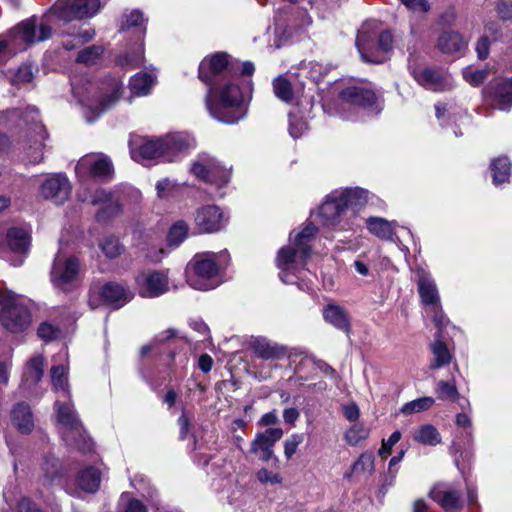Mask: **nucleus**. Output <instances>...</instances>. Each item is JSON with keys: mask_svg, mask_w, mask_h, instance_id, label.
I'll list each match as a JSON object with an SVG mask.
<instances>
[{"mask_svg": "<svg viewBox=\"0 0 512 512\" xmlns=\"http://www.w3.org/2000/svg\"><path fill=\"white\" fill-rule=\"evenodd\" d=\"M100 249L107 258L114 259L124 252V246L113 235L106 236L99 244Z\"/></svg>", "mask_w": 512, "mask_h": 512, "instance_id": "nucleus-45", "label": "nucleus"}, {"mask_svg": "<svg viewBox=\"0 0 512 512\" xmlns=\"http://www.w3.org/2000/svg\"><path fill=\"white\" fill-rule=\"evenodd\" d=\"M435 400L432 397H420L418 399L407 402L402 406L400 412L404 415H412L428 410L434 404Z\"/></svg>", "mask_w": 512, "mask_h": 512, "instance_id": "nucleus-46", "label": "nucleus"}, {"mask_svg": "<svg viewBox=\"0 0 512 512\" xmlns=\"http://www.w3.org/2000/svg\"><path fill=\"white\" fill-rule=\"evenodd\" d=\"M251 349L262 360H276L286 355V348L269 341L266 338H254L251 341Z\"/></svg>", "mask_w": 512, "mask_h": 512, "instance_id": "nucleus-33", "label": "nucleus"}, {"mask_svg": "<svg viewBox=\"0 0 512 512\" xmlns=\"http://www.w3.org/2000/svg\"><path fill=\"white\" fill-rule=\"evenodd\" d=\"M71 194V185L63 173L51 174L39 187V195L57 205L63 204Z\"/></svg>", "mask_w": 512, "mask_h": 512, "instance_id": "nucleus-26", "label": "nucleus"}, {"mask_svg": "<svg viewBox=\"0 0 512 512\" xmlns=\"http://www.w3.org/2000/svg\"><path fill=\"white\" fill-rule=\"evenodd\" d=\"M254 373L258 381L273 380L277 384L297 383L312 380L314 376H317V363L314 358L304 356L294 366L289 364L282 367L269 362Z\"/></svg>", "mask_w": 512, "mask_h": 512, "instance_id": "nucleus-13", "label": "nucleus"}, {"mask_svg": "<svg viewBox=\"0 0 512 512\" xmlns=\"http://www.w3.org/2000/svg\"><path fill=\"white\" fill-rule=\"evenodd\" d=\"M34 77L32 64L25 63L21 65L14 74L13 81L17 84L29 83Z\"/></svg>", "mask_w": 512, "mask_h": 512, "instance_id": "nucleus-57", "label": "nucleus"}, {"mask_svg": "<svg viewBox=\"0 0 512 512\" xmlns=\"http://www.w3.org/2000/svg\"><path fill=\"white\" fill-rule=\"evenodd\" d=\"M437 397L444 401L457 402L462 410L470 409L468 399L459 394L457 386H439Z\"/></svg>", "mask_w": 512, "mask_h": 512, "instance_id": "nucleus-43", "label": "nucleus"}, {"mask_svg": "<svg viewBox=\"0 0 512 512\" xmlns=\"http://www.w3.org/2000/svg\"><path fill=\"white\" fill-rule=\"evenodd\" d=\"M6 241L9 250L0 248V258H3L14 267L21 266L31 243L30 227L23 225L9 228L6 234Z\"/></svg>", "mask_w": 512, "mask_h": 512, "instance_id": "nucleus-21", "label": "nucleus"}, {"mask_svg": "<svg viewBox=\"0 0 512 512\" xmlns=\"http://www.w3.org/2000/svg\"><path fill=\"white\" fill-rule=\"evenodd\" d=\"M77 178L84 191H88L91 180H110L114 173L111 159L103 154H87L81 157L75 167Z\"/></svg>", "mask_w": 512, "mask_h": 512, "instance_id": "nucleus-19", "label": "nucleus"}, {"mask_svg": "<svg viewBox=\"0 0 512 512\" xmlns=\"http://www.w3.org/2000/svg\"><path fill=\"white\" fill-rule=\"evenodd\" d=\"M328 113L338 115L346 121L361 120L364 114L377 115L382 110V105L376 93L364 86H349L343 89L333 107L323 105Z\"/></svg>", "mask_w": 512, "mask_h": 512, "instance_id": "nucleus-6", "label": "nucleus"}, {"mask_svg": "<svg viewBox=\"0 0 512 512\" xmlns=\"http://www.w3.org/2000/svg\"><path fill=\"white\" fill-rule=\"evenodd\" d=\"M18 512H43L29 497H22L18 502Z\"/></svg>", "mask_w": 512, "mask_h": 512, "instance_id": "nucleus-64", "label": "nucleus"}, {"mask_svg": "<svg viewBox=\"0 0 512 512\" xmlns=\"http://www.w3.org/2000/svg\"><path fill=\"white\" fill-rule=\"evenodd\" d=\"M308 130V123L303 118L289 114V134L294 139L301 137Z\"/></svg>", "mask_w": 512, "mask_h": 512, "instance_id": "nucleus-53", "label": "nucleus"}, {"mask_svg": "<svg viewBox=\"0 0 512 512\" xmlns=\"http://www.w3.org/2000/svg\"><path fill=\"white\" fill-rule=\"evenodd\" d=\"M161 143L159 138L152 139L141 136H132L129 140L131 158L140 163L149 160L161 161Z\"/></svg>", "mask_w": 512, "mask_h": 512, "instance_id": "nucleus-29", "label": "nucleus"}, {"mask_svg": "<svg viewBox=\"0 0 512 512\" xmlns=\"http://www.w3.org/2000/svg\"><path fill=\"white\" fill-rule=\"evenodd\" d=\"M147 20L144 18L142 11L138 9L131 10L128 13H124L120 22V32H126L134 29L136 41L135 49L133 53H125L119 55L117 62L122 66L138 67L142 64L144 56V36L146 28L143 26Z\"/></svg>", "mask_w": 512, "mask_h": 512, "instance_id": "nucleus-17", "label": "nucleus"}, {"mask_svg": "<svg viewBox=\"0 0 512 512\" xmlns=\"http://www.w3.org/2000/svg\"><path fill=\"white\" fill-rule=\"evenodd\" d=\"M451 451L459 472L464 476L474 456L473 442L469 444L467 439H456L452 443Z\"/></svg>", "mask_w": 512, "mask_h": 512, "instance_id": "nucleus-34", "label": "nucleus"}, {"mask_svg": "<svg viewBox=\"0 0 512 512\" xmlns=\"http://www.w3.org/2000/svg\"><path fill=\"white\" fill-rule=\"evenodd\" d=\"M394 37L389 30L382 31L379 35L370 32L367 25H363L356 37V47L364 62L381 64L388 59V54L393 50Z\"/></svg>", "mask_w": 512, "mask_h": 512, "instance_id": "nucleus-15", "label": "nucleus"}, {"mask_svg": "<svg viewBox=\"0 0 512 512\" xmlns=\"http://www.w3.org/2000/svg\"><path fill=\"white\" fill-rule=\"evenodd\" d=\"M254 71L252 62L231 63L224 52H217L200 62L199 79L208 87L205 104L214 119L234 124L246 116V100L251 99L253 86L251 80L241 76H251Z\"/></svg>", "mask_w": 512, "mask_h": 512, "instance_id": "nucleus-1", "label": "nucleus"}, {"mask_svg": "<svg viewBox=\"0 0 512 512\" xmlns=\"http://www.w3.org/2000/svg\"><path fill=\"white\" fill-rule=\"evenodd\" d=\"M467 42L458 32H443L437 42V47L443 53H456L465 49Z\"/></svg>", "mask_w": 512, "mask_h": 512, "instance_id": "nucleus-36", "label": "nucleus"}, {"mask_svg": "<svg viewBox=\"0 0 512 512\" xmlns=\"http://www.w3.org/2000/svg\"><path fill=\"white\" fill-rule=\"evenodd\" d=\"M430 496L446 512H459L463 506L462 492L449 485L435 486Z\"/></svg>", "mask_w": 512, "mask_h": 512, "instance_id": "nucleus-31", "label": "nucleus"}, {"mask_svg": "<svg viewBox=\"0 0 512 512\" xmlns=\"http://www.w3.org/2000/svg\"><path fill=\"white\" fill-rule=\"evenodd\" d=\"M139 295L154 298L166 293L169 289L168 276L161 271H144L136 278Z\"/></svg>", "mask_w": 512, "mask_h": 512, "instance_id": "nucleus-28", "label": "nucleus"}, {"mask_svg": "<svg viewBox=\"0 0 512 512\" xmlns=\"http://www.w3.org/2000/svg\"><path fill=\"white\" fill-rule=\"evenodd\" d=\"M229 215L217 205H204L196 210L194 222L200 233L212 234L223 230Z\"/></svg>", "mask_w": 512, "mask_h": 512, "instance_id": "nucleus-23", "label": "nucleus"}, {"mask_svg": "<svg viewBox=\"0 0 512 512\" xmlns=\"http://www.w3.org/2000/svg\"><path fill=\"white\" fill-rule=\"evenodd\" d=\"M414 275L421 303L426 313L432 315L433 322L441 330L449 320L443 313L436 282L430 272L422 266L415 268Z\"/></svg>", "mask_w": 512, "mask_h": 512, "instance_id": "nucleus-16", "label": "nucleus"}, {"mask_svg": "<svg viewBox=\"0 0 512 512\" xmlns=\"http://www.w3.org/2000/svg\"><path fill=\"white\" fill-rule=\"evenodd\" d=\"M57 395L55 412L59 434L64 443L71 449L83 454L93 451L94 443L88 436L71 401L69 386H53Z\"/></svg>", "mask_w": 512, "mask_h": 512, "instance_id": "nucleus-3", "label": "nucleus"}, {"mask_svg": "<svg viewBox=\"0 0 512 512\" xmlns=\"http://www.w3.org/2000/svg\"><path fill=\"white\" fill-rule=\"evenodd\" d=\"M188 231L189 226L185 221H176L169 230L168 242L174 246L180 245L187 237Z\"/></svg>", "mask_w": 512, "mask_h": 512, "instance_id": "nucleus-49", "label": "nucleus"}, {"mask_svg": "<svg viewBox=\"0 0 512 512\" xmlns=\"http://www.w3.org/2000/svg\"><path fill=\"white\" fill-rule=\"evenodd\" d=\"M41 469L43 471L42 483L45 487L61 485L72 496L78 497L80 491L95 493L100 487L101 473L92 466L86 467L78 473L75 485L64 483L61 463L53 455L45 456Z\"/></svg>", "mask_w": 512, "mask_h": 512, "instance_id": "nucleus-8", "label": "nucleus"}, {"mask_svg": "<svg viewBox=\"0 0 512 512\" xmlns=\"http://www.w3.org/2000/svg\"><path fill=\"white\" fill-rule=\"evenodd\" d=\"M485 101L502 111L512 108V78L490 82L483 89Z\"/></svg>", "mask_w": 512, "mask_h": 512, "instance_id": "nucleus-27", "label": "nucleus"}, {"mask_svg": "<svg viewBox=\"0 0 512 512\" xmlns=\"http://www.w3.org/2000/svg\"><path fill=\"white\" fill-rule=\"evenodd\" d=\"M413 439L423 445L436 446L442 438L435 426L425 424L414 432Z\"/></svg>", "mask_w": 512, "mask_h": 512, "instance_id": "nucleus-41", "label": "nucleus"}, {"mask_svg": "<svg viewBox=\"0 0 512 512\" xmlns=\"http://www.w3.org/2000/svg\"><path fill=\"white\" fill-rule=\"evenodd\" d=\"M324 320L334 328L349 334L351 331V317L348 311L335 303L327 304L322 311Z\"/></svg>", "mask_w": 512, "mask_h": 512, "instance_id": "nucleus-32", "label": "nucleus"}, {"mask_svg": "<svg viewBox=\"0 0 512 512\" xmlns=\"http://www.w3.org/2000/svg\"><path fill=\"white\" fill-rule=\"evenodd\" d=\"M368 194L367 190L360 187L334 190L319 207L317 217L323 225L335 226L347 209L364 206L368 201Z\"/></svg>", "mask_w": 512, "mask_h": 512, "instance_id": "nucleus-9", "label": "nucleus"}, {"mask_svg": "<svg viewBox=\"0 0 512 512\" xmlns=\"http://www.w3.org/2000/svg\"><path fill=\"white\" fill-rule=\"evenodd\" d=\"M486 70H465L463 72L465 80L473 86L482 84L487 78Z\"/></svg>", "mask_w": 512, "mask_h": 512, "instance_id": "nucleus-60", "label": "nucleus"}, {"mask_svg": "<svg viewBox=\"0 0 512 512\" xmlns=\"http://www.w3.org/2000/svg\"><path fill=\"white\" fill-rule=\"evenodd\" d=\"M369 436V429L360 422L352 423L345 431L344 440L350 446H356Z\"/></svg>", "mask_w": 512, "mask_h": 512, "instance_id": "nucleus-44", "label": "nucleus"}, {"mask_svg": "<svg viewBox=\"0 0 512 512\" xmlns=\"http://www.w3.org/2000/svg\"><path fill=\"white\" fill-rule=\"evenodd\" d=\"M70 82L73 96L83 107V114L89 123L97 119L120 97L122 89L121 85L114 81L110 94L96 95V87L88 79L71 78Z\"/></svg>", "mask_w": 512, "mask_h": 512, "instance_id": "nucleus-10", "label": "nucleus"}, {"mask_svg": "<svg viewBox=\"0 0 512 512\" xmlns=\"http://www.w3.org/2000/svg\"><path fill=\"white\" fill-rule=\"evenodd\" d=\"M455 423L459 428L463 429L462 439H467L471 444L473 441V427L472 420L466 412H461L456 415Z\"/></svg>", "mask_w": 512, "mask_h": 512, "instance_id": "nucleus-51", "label": "nucleus"}, {"mask_svg": "<svg viewBox=\"0 0 512 512\" xmlns=\"http://www.w3.org/2000/svg\"><path fill=\"white\" fill-rule=\"evenodd\" d=\"M154 85V78L147 73H138L130 79L129 88L134 96H146Z\"/></svg>", "mask_w": 512, "mask_h": 512, "instance_id": "nucleus-40", "label": "nucleus"}, {"mask_svg": "<svg viewBox=\"0 0 512 512\" xmlns=\"http://www.w3.org/2000/svg\"><path fill=\"white\" fill-rule=\"evenodd\" d=\"M487 5L494 6L501 20H512V0H487Z\"/></svg>", "mask_w": 512, "mask_h": 512, "instance_id": "nucleus-52", "label": "nucleus"}, {"mask_svg": "<svg viewBox=\"0 0 512 512\" xmlns=\"http://www.w3.org/2000/svg\"><path fill=\"white\" fill-rule=\"evenodd\" d=\"M44 374V359L42 356H35L28 362L25 375L27 381L38 383L41 381Z\"/></svg>", "mask_w": 512, "mask_h": 512, "instance_id": "nucleus-48", "label": "nucleus"}, {"mask_svg": "<svg viewBox=\"0 0 512 512\" xmlns=\"http://www.w3.org/2000/svg\"><path fill=\"white\" fill-rule=\"evenodd\" d=\"M374 469V456L372 453H362L358 460L353 464L352 471L359 472H372Z\"/></svg>", "mask_w": 512, "mask_h": 512, "instance_id": "nucleus-54", "label": "nucleus"}, {"mask_svg": "<svg viewBox=\"0 0 512 512\" xmlns=\"http://www.w3.org/2000/svg\"><path fill=\"white\" fill-rule=\"evenodd\" d=\"M148 357L157 362V373H167L170 381L182 380L187 374L189 348L173 328L159 333L153 343L142 347L141 358L146 361Z\"/></svg>", "mask_w": 512, "mask_h": 512, "instance_id": "nucleus-2", "label": "nucleus"}, {"mask_svg": "<svg viewBox=\"0 0 512 512\" xmlns=\"http://www.w3.org/2000/svg\"><path fill=\"white\" fill-rule=\"evenodd\" d=\"M341 411L345 419L351 423L358 422L360 418V409L358 405L351 401L341 405Z\"/></svg>", "mask_w": 512, "mask_h": 512, "instance_id": "nucleus-59", "label": "nucleus"}, {"mask_svg": "<svg viewBox=\"0 0 512 512\" xmlns=\"http://www.w3.org/2000/svg\"><path fill=\"white\" fill-rule=\"evenodd\" d=\"M52 384H67L68 366L66 364H55L50 370Z\"/></svg>", "mask_w": 512, "mask_h": 512, "instance_id": "nucleus-56", "label": "nucleus"}, {"mask_svg": "<svg viewBox=\"0 0 512 512\" xmlns=\"http://www.w3.org/2000/svg\"><path fill=\"white\" fill-rule=\"evenodd\" d=\"M492 182L496 187L508 182L511 176V162L509 158L502 156L495 158L490 164Z\"/></svg>", "mask_w": 512, "mask_h": 512, "instance_id": "nucleus-37", "label": "nucleus"}, {"mask_svg": "<svg viewBox=\"0 0 512 512\" xmlns=\"http://www.w3.org/2000/svg\"><path fill=\"white\" fill-rule=\"evenodd\" d=\"M100 8V0H56L47 13L43 15L40 23L37 24V33H40L41 27L46 25L51 37L54 19L65 23L88 19L94 17Z\"/></svg>", "mask_w": 512, "mask_h": 512, "instance_id": "nucleus-12", "label": "nucleus"}, {"mask_svg": "<svg viewBox=\"0 0 512 512\" xmlns=\"http://www.w3.org/2000/svg\"><path fill=\"white\" fill-rule=\"evenodd\" d=\"M401 439V433L394 431L387 440H383L382 445L379 449V455L386 457L391 453L392 447Z\"/></svg>", "mask_w": 512, "mask_h": 512, "instance_id": "nucleus-62", "label": "nucleus"}, {"mask_svg": "<svg viewBox=\"0 0 512 512\" xmlns=\"http://www.w3.org/2000/svg\"><path fill=\"white\" fill-rule=\"evenodd\" d=\"M77 197L81 202L100 206L95 214L96 221L99 223L108 222L122 212L123 203L116 190L108 191L102 188L94 191L79 190Z\"/></svg>", "mask_w": 512, "mask_h": 512, "instance_id": "nucleus-18", "label": "nucleus"}, {"mask_svg": "<svg viewBox=\"0 0 512 512\" xmlns=\"http://www.w3.org/2000/svg\"><path fill=\"white\" fill-rule=\"evenodd\" d=\"M318 228L308 223L300 232L293 236L290 233L292 244L282 247L276 258V265L281 281L285 284H296L305 270L308 259L312 253L311 242L315 238Z\"/></svg>", "mask_w": 512, "mask_h": 512, "instance_id": "nucleus-4", "label": "nucleus"}, {"mask_svg": "<svg viewBox=\"0 0 512 512\" xmlns=\"http://www.w3.org/2000/svg\"><path fill=\"white\" fill-rule=\"evenodd\" d=\"M62 34L70 37V39L62 42L63 47L66 50H73L78 45L90 42L95 37L96 32L93 28L83 29L81 27H74L72 31L62 32Z\"/></svg>", "mask_w": 512, "mask_h": 512, "instance_id": "nucleus-39", "label": "nucleus"}, {"mask_svg": "<svg viewBox=\"0 0 512 512\" xmlns=\"http://www.w3.org/2000/svg\"><path fill=\"white\" fill-rule=\"evenodd\" d=\"M11 123L25 134L29 147L27 158L37 164L43 159L44 141L47 138L45 126L40 119L39 110L32 105L0 111V124Z\"/></svg>", "mask_w": 512, "mask_h": 512, "instance_id": "nucleus-5", "label": "nucleus"}, {"mask_svg": "<svg viewBox=\"0 0 512 512\" xmlns=\"http://www.w3.org/2000/svg\"><path fill=\"white\" fill-rule=\"evenodd\" d=\"M433 360L430 368L435 369L448 364L451 360V353L446 344L440 339H436L431 346Z\"/></svg>", "mask_w": 512, "mask_h": 512, "instance_id": "nucleus-42", "label": "nucleus"}, {"mask_svg": "<svg viewBox=\"0 0 512 512\" xmlns=\"http://www.w3.org/2000/svg\"><path fill=\"white\" fill-rule=\"evenodd\" d=\"M408 69L415 81L425 89L434 92H441L450 88L448 79L441 75L439 72L430 68L418 70L417 67L413 64L412 53H410L408 58Z\"/></svg>", "mask_w": 512, "mask_h": 512, "instance_id": "nucleus-30", "label": "nucleus"}, {"mask_svg": "<svg viewBox=\"0 0 512 512\" xmlns=\"http://www.w3.org/2000/svg\"><path fill=\"white\" fill-rule=\"evenodd\" d=\"M256 476L262 484H280L282 482V478L278 473L265 468L260 469Z\"/></svg>", "mask_w": 512, "mask_h": 512, "instance_id": "nucleus-61", "label": "nucleus"}, {"mask_svg": "<svg viewBox=\"0 0 512 512\" xmlns=\"http://www.w3.org/2000/svg\"><path fill=\"white\" fill-rule=\"evenodd\" d=\"M37 334L44 341H52L60 336L61 331L57 326L43 322L39 325Z\"/></svg>", "mask_w": 512, "mask_h": 512, "instance_id": "nucleus-55", "label": "nucleus"}, {"mask_svg": "<svg viewBox=\"0 0 512 512\" xmlns=\"http://www.w3.org/2000/svg\"><path fill=\"white\" fill-rule=\"evenodd\" d=\"M95 292L91 291L89 304L92 308L98 306V302L119 309L127 304L133 298V293L123 285L117 282H108L104 284L97 292L98 298H95Z\"/></svg>", "mask_w": 512, "mask_h": 512, "instance_id": "nucleus-24", "label": "nucleus"}, {"mask_svg": "<svg viewBox=\"0 0 512 512\" xmlns=\"http://www.w3.org/2000/svg\"><path fill=\"white\" fill-rule=\"evenodd\" d=\"M0 323L11 333L25 331L31 324L28 300L11 290L0 291Z\"/></svg>", "mask_w": 512, "mask_h": 512, "instance_id": "nucleus-14", "label": "nucleus"}, {"mask_svg": "<svg viewBox=\"0 0 512 512\" xmlns=\"http://www.w3.org/2000/svg\"><path fill=\"white\" fill-rule=\"evenodd\" d=\"M104 48L101 45H91L79 51L76 61L85 65L95 64L103 54Z\"/></svg>", "mask_w": 512, "mask_h": 512, "instance_id": "nucleus-50", "label": "nucleus"}, {"mask_svg": "<svg viewBox=\"0 0 512 512\" xmlns=\"http://www.w3.org/2000/svg\"><path fill=\"white\" fill-rule=\"evenodd\" d=\"M79 269L80 264L76 257H64L59 252L54 259L51 269L53 285L58 289L65 290L68 285L76 281Z\"/></svg>", "mask_w": 512, "mask_h": 512, "instance_id": "nucleus-25", "label": "nucleus"}, {"mask_svg": "<svg viewBox=\"0 0 512 512\" xmlns=\"http://www.w3.org/2000/svg\"><path fill=\"white\" fill-rule=\"evenodd\" d=\"M395 221H387L380 217H370L367 219V228L375 236L384 239L392 240L394 236Z\"/></svg>", "mask_w": 512, "mask_h": 512, "instance_id": "nucleus-38", "label": "nucleus"}, {"mask_svg": "<svg viewBox=\"0 0 512 512\" xmlns=\"http://www.w3.org/2000/svg\"><path fill=\"white\" fill-rule=\"evenodd\" d=\"M274 444L261 433L257 434L256 438L251 444V452L257 453L258 451H264L273 448Z\"/></svg>", "mask_w": 512, "mask_h": 512, "instance_id": "nucleus-63", "label": "nucleus"}, {"mask_svg": "<svg viewBox=\"0 0 512 512\" xmlns=\"http://www.w3.org/2000/svg\"><path fill=\"white\" fill-rule=\"evenodd\" d=\"M304 437L302 434H292L284 442V454L287 459H290L297 451L298 446L303 442Z\"/></svg>", "mask_w": 512, "mask_h": 512, "instance_id": "nucleus-58", "label": "nucleus"}, {"mask_svg": "<svg viewBox=\"0 0 512 512\" xmlns=\"http://www.w3.org/2000/svg\"><path fill=\"white\" fill-rule=\"evenodd\" d=\"M161 161L174 162L182 159L195 147L194 139L186 133H172L159 138Z\"/></svg>", "mask_w": 512, "mask_h": 512, "instance_id": "nucleus-22", "label": "nucleus"}, {"mask_svg": "<svg viewBox=\"0 0 512 512\" xmlns=\"http://www.w3.org/2000/svg\"><path fill=\"white\" fill-rule=\"evenodd\" d=\"M273 91L277 98L286 103L293 99L292 85L284 76H278L273 80Z\"/></svg>", "mask_w": 512, "mask_h": 512, "instance_id": "nucleus-47", "label": "nucleus"}, {"mask_svg": "<svg viewBox=\"0 0 512 512\" xmlns=\"http://www.w3.org/2000/svg\"><path fill=\"white\" fill-rule=\"evenodd\" d=\"M50 38L48 26H42L37 33V20L35 17L26 19L12 28L6 38H0V66L10 55L25 50L35 43L46 41Z\"/></svg>", "mask_w": 512, "mask_h": 512, "instance_id": "nucleus-11", "label": "nucleus"}, {"mask_svg": "<svg viewBox=\"0 0 512 512\" xmlns=\"http://www.w3.org/2000/svg\"><path fill=\"white\" fill-rule=\"evenodd\" d=\"M191 172L199 180L215 186L218 190L225 187L231 178V168L223 166L217 159L203 153L191 166Z\"/></svg>", "mask_w": 512, "mask_h": 512, "instance_id": "nucleus-20", "label": "nucleus"}, {"mask_svg": "<svg viewBox=\"0 0 512 512\" xmlns=\"http://www.w3.org/2000/svg\"><path fill=\"white\" fill-rule=\"evenodd\" d=\"M229 262L227 250L218 253L206 251L197 253L186 268L187 283L197 290H211L220 284V272Z\"/></svg>", "mask_w": 512, "mask_h": 512, "instance_id": "nucleus-7", "label": "nucleus"}, {"mask_svg": "<svg viewBox=\"0 0 512 512\" xmlns=\"http://www.w3.org/2000/svg\"><path fill=\"white\" fill-rule=\"evenodd\" d=\"M11 421L19 432L30 433L34 428V417L30 406L24 402L15 404L11 410Z\"/></svg>", "mask_w": 512, "mask_h": 512, "instance_id": "nucleus-35", "label": "nucleus"}]
</instances>
